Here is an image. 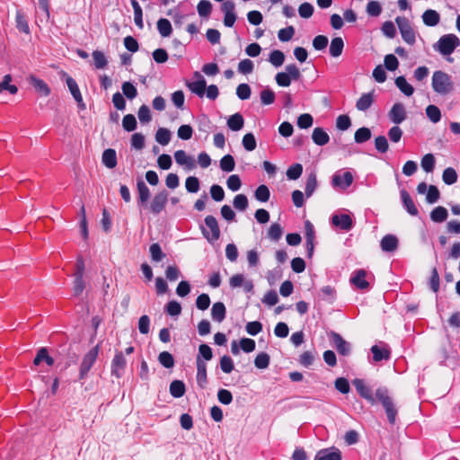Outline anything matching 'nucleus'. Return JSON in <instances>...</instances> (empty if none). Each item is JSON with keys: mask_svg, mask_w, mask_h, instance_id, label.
Instances as JSON below:
<instances>
[{"mask_svg": "<svg viewBox=\"0 0 460 460\" xmlns=\"http://www.w3.org/2000/svg\"><path fill=\"white\" fill-rule=\"evenodd\" d=\"M242 144L245 150L251 152L256 148V139L252 133H247L243 136Z\"/></svg>", "mask_w": 460, "mask_h": 460, "instance_id": "052dcab7", "label": "nucleus"}, {"mask_svg": "<svg viewBox=\"0 0 460 460\" xmlns=\"http://www.w3.org/2000/svg\"><path fill=\"white\" fill-rule=\"evenodd\" d=\"M174 159L179 165L184 166L189 171L196 168L195 159L188 155L184 150H177L174 153Z\"/></svg>", "mask_w": 460, "mask_h": 460, "instance_id": "4468645a", "label": "nucleus"}, {"mask_svg": "<svg viewBox=\"0 0 460 460\" xmlns=\"http://www.w3.org/2000/svg\"><path fill=\"white\" fill-rule=\"evenodd\" d=\"M313 142L317 146H324L330 141L327 132L322 128H315L312 133Z\"/></svg>", "mask_w": 460, "mask_h": 460, "instance_id": "5701e85b", "label": "nucleus"}, {"mask_svg": "<svg viewBox=\"0 0 460 460\" xmlns=\"http://www.w3.org/2000/svg\"><path fill=\"white\" fill-rule=\"evenodd\" d=\"M260 97L263 105H270L275 101V93L271 89L267 88L261 92Z\"/></svg>", "mask_w": 460, "mask_h": 460, "instance_id": "774afa93", "label": "nucleus"}, {"mask_svg": "<svg viewBox=\"0 0 460 460\" xmlns=\"http://www.w3.org/2000/svg\"><path fill=\"white\" fill-rule=\"evenodd\" d=\"M395 85L406 96H411L414 93V88L406 81L405 77L400 75L394 80Z\"/></svg>", "mask_w": 460, "mask_h": 460, "instance_id": "2f4dec72", "label": "nucleus"}, {"mask_svg": "<svg viewBox=\"0 0 460 460\" xmlns=\"http://www.w3.org/2000/svg\"><path fill=\"white\" fill-rule=\"evenodd\" d=\"M122 127L128 132L135 130L137 128V119L135 116L132 114L125 115L122 119Z\"/></svg>", "mask_w": 460, "mask_h": 460, "instance_id": "4d7b16f0", "label": "nucleus"}, {"mask_svg": "<svg viewBox=\"0 0 460 460\" xmlns=\"http://www.w3.org/2000/svg\"><path fill=\"white\" fill-rule=\"evenodd\" d=\"M317 187V179L315 172L308 174L305 182V192L307 198L312 196Z\"/></svg>", "mask_w": 460, "mask_h": 460, "instance_id": "79ce46f5", "label": "nucleus"}, {"mask_svg": "<svg viewBox=\"0 0 460 460\" xmlns=\"http://www.w3.org/2000/svg\"><path fill=\"white\" fill-rule=\"evenodd\" d=\"M400 194H401L402 205H403L404 208L406 209V211L411 216H413V217L418 216L419 210H418L414 201L412 200L411 197L407 192V190L403 189L400 191Z\"/></svg>", "mask_w": 460, "mask_h": 460, "instance_id": "dca6fc26", "label": "nucleus"}, {"mask_svg": "<svg viewBox=\"0 0 460 460\" xmlns=\"http://www.w3.org/2000/svg\"><path fill=\"white\" fill-rule=\"evenodd\" d=\"M157 30L162 37H169L172 31L170 21L165 18H160L157 22Z\"/></svg>", "mask_w": 460, "mask_h": 460, "instance_id": "c9c22d12", "label": "nucleus"}, {"mask_svg": "<svg viewBox=\"0 0 460 460\" xmlns=\"http://www.w3.org/2000/svg\"><path fill=\"white\" fill-rule=\"evenodd\" d=\"M388 117L393 123L401 124L406 119L404 105L401 102L394 103L388 113Z\"/></svg>", "mask_w": 460, "mask_h": 460, "instance_id": "9d476101", "label": "nucleus"}, {"mask_svg": "<svg viewBox=\"0 0 460 460\" xmlns=\"http://www.w3.org/2000/svg\"><path fill=\"white\" fill-rule=\"evenodd\" d=\"M431 85L433 91L440 95H447L454 90L451 76L441 70L433 73Z\"/></svg>", "mask_w": 460, "mask_h": 460, "instance_id": "f257e3e1", "label": "nucleus"}, {"mask_svg": "<svg viewBox=\"0 0 460 460\" xmlns=\"http://www.w3.org/2000/svg\"><path fill=\"white\" fill-rule=\"evenodd\" d=\"M374 102L373 93H363L356 102V108L360 111L368 110Z\"/></svg>", "mask_w": 460, "mask_h": 460, "instance_id": "a878e982", "label": "nucleus"}, {"mask_svg": "<svg viewBox=\"0 0 460 460\" xmlns=\"http://www.w3.org/2000/svg\"><path fill=\"white\" fill-rule=\"evenodd\" d=\"M244 119L241 113L236 112L227 119V126L233 131H239L243 128Z\"/></svg>", "mask_w": 460, "mask_h": 460, "instance_id": "c85d7f7f", "label": "nucleus"}, {"mask_svg": "<svg viewBox=\"0 0 460 460\" xmlns=\"http://www.w3.org/2000/svg\"><path fill=\"white\" fill-rule=\"evenodd\" d=\"M336 296V290L331 286H324L320 289V297L323 300L332 303Z\"/></svg>", "mask_w": 460, "mask_h": 460, "instance_id": "3c124183", "label": "nucleus"}, {"mask_svg": "<svg viewBox=\"0 0 460 460\" xmlns=\"http://www.w3.org/2000/svg\"><path fill=\"white\" fill-rule=\"evenodd\" d=\"M352 384L361 397L368 401L371 404L376 402L371 389L365 385L363 379L356 378L352 381Z\"/></svg>", "mask_w": 460, "mask_h": 460, "instance_id": "ddd939ff", "label": "nucleus"}, {"mask_svg": "<svg viewBox=\"0 0 460 460\" xmlns=\"http://www.w3.org/2000/svg\"><path fill=\"white\" fill-rule=\"evenodd\" d=\"M376 397L383 405L389 423L394 424L398 411L393 398L389 395L388 389L386 387L377 388L376 390Z\"/></svg>", "mask_w": 460, "mask_h": 460, "instance_id": "f03ea898", "label": "nucleus"}, {"mask_svg": "<svg viewBox=\"0 0 460 460\" xmlns=\"http://www.w3.org/2000/svg\"><path fill=\"white\" fill-rule=\"evenodd\" d=\"M270 361V355L266 352H261L256 356L254 365L259 369H265L269 367Z\"/></svg>", "mask_w": 460, "mask_h": 460, "instance_id": "8fccbe9b", "label": "nucleus"}, {"mask_svg": "<svg viewBox=\"0 0 460 460\" xmlns=\"http://www.w3.org/2000/svg\"><path fill=\"white\" fill-rule=\"evenodd\" d=\"M439 274L437 268H433L431 270V275L429 281V288L434 292L438 293L439 290Z\"/></svg>", "mask_w": 460, "mask_h": 460, "instance_id": "bf43d9fd", "label": "nucleus"}, {"mask_svg": "<svg viewBox=\"0 0 460 460\" xmlns=\"http://www.w3.org/2000/svg\"><path fill=\"white\" fill-rule=\"evenodd\" d=\"M367 272L364 270H358L350 279V282L359 289H367L369 283L365 279Z\"/></svg>", "mask_w": 460, "mask_h": 460, "instance_id": "aec40b11", "label": "nucleus"}, {"mask_svg": "<svg viewBox=\"0 0 460 460\" xmlns=\"http://www.w3.org/2000/svg\"><path fill=\"white\" fill-rule=\"evenodd\" d=\"M165 312L171 316H178L181 313V305L176 300L169 301L165 306Z\"/></svg>", "mask_w": 460, "mask_h": 460, "instance_id": "6e6d98bb", "label": "nucleus"}, {"mask_svg": "<svg viewBox=\"0 0 460 460\" xmlns=\"http://www.w3.org/2000/svg\"><path fill=\"white\" fill-rule=\"evenodd\" d=\"M371 352L375 362L388 360L390 358L391 352L389 348H380L377 345H374L371 347Z\"/></svg>", "mask_w": 460, "mask_h": 460, "instance_id": "bb28decb", "label": "nucleus"}, {"mask_svg": "<svg viewBox=\"0 0 460 460\" xmlns=\"http://www.w3.org/2000/svg\"><path fill=\"white\" fill-rule=\"evenodd\" d=\"M127 360L122 351H117L111 361V375L117 378H120L125 371Z\"/></svg>", "mask_w": 460, "mask_h": 460, "instance_id": "6e6552de", "label": "nucleus"}, {"mask_svg": "<svg viewBox=\"0 0 460 460\" xmlns=\"http://www.w3.org/2000/svg\"><path fill=\"white\" fill-rule=\"evenodd\" d=\"M314 460H341V453L339 449L330 451L329 449L320 450Z\"/></svg>", "mask_w": 460, "mask_h": 460, "instance_id": "cd10ccee", "label": "nucleus"}, {"mask_svg": "<svg viewBox=\"0 0 460 460\" xmlns=\"http://www.w3.org/2000/svg\"><path fill=\"white\" fill-rule=\"evenodd\" d=\"M270 192L268 186L261 184L254 191V198L260 202H267L270 199Z\"/></svg>", "mask_w": 460, "mask_h": 460, "instance_id": "c03bdc74", "label": "nucleus"}, {"mask_svg": "<svg viewBox=\"0 0 460 460\" xmlns=\"http://www.w3.org/2000/svg\"><path fill=\"white\" fill-rule=\"evenodd\" d=\"M93 58L94 61V66L97 69H102L108 64V60L105 55L100 50H94L93 52Z\"/></svg>", "mask_w": 460, "mask_h": 460, "instance_id": "603ef678", "label": "nucleus"}, {"mask_svg": "<svg viewBox=\"0 0 460 460\" xmlns=\"http://www.w3.org/2000/svg\"><path fill=\"white\" fill-rule=\"evenodd\" d=\"M333 344L342 356H349L351 351L350 344L346 341L339 333L332 332L331 333Z\"/></svg>", "mask_w": 460, "mask_h": 460, "instance_id": "f8f14e48", "label": "nucleus"}, {"mask_svg": "<svg viewBox=\"0 0 460 460\" xmlns=\"http://www.w3.org/2000/svg\"><path fill=\"white\" fill-rule=\"evenodd\" d=\"M332 223L344 231H349L354 226V222L351 217L348 214L333 215L332 217Z\"/></svg>", "mask_w": 460, "mask_h": 460, "instance_id": "9b49d317", "label": "nucleus"}, {"mask_svg": "<svg viewBox=\"0 0 460 460\" xmlns=\"http://www.w3.org/2000/svg\"><path fill=\"white\" fill-rule=\"evenodd\" d=\"M169 192L162 190L156 193L151 200L149 210L154 215H159L165 208L168 201Z\"/></svg>", "mask_w": 460, "mask_h": 460, "instance_id": "0eeeda50", "label": "nucleus"}, {"mask_svg": "<svg viewBox=\"0 0 460 460\" xmlns=\"http://www.w3.org/2000/svg\"><path fill=\"white\" fill-rule=\"evenodd\" d=\"M283 234L282 227L279 224L274 223L268 231V237L273 241H279Z\"/></svg>", "mask_w": 460, "mask_h": 460, "instance_id": "e2e57ef3", "label": "nucleus"}, {"mask_svg": "<svg viewBox=\"0 0 460 460\" xmlns=\"http://www.w3.org/2000/svg\"><path fill=\"white\" fill-rule=\"evenodd\" d=\"M137 187L138 191V206L147 207V202L150 198V190L148 187L142 180L137 181Z\"/></svg>", "mask_w": 460, "mask_h": 460, "instance_id": "a211bd4d", "label": "nucleus"}, {"mask_svg": "<svg viewBox=\"0 0 460 460\" xmlns=\"http://www.w3.org/2000/svg\"><path fill=\"white\" fill-rule=\"evenodd\" d=\"M235 162L231 155H224L220 160V168L222 171L230 172L234 170Z\"/></svg>", "mask_w": 460, "mask_h": 460, "instance_id": "49530a36", "label": "nucleus"}, {"mask_svg": "<svg viewBox=\"0 0 460 460\" xmlns=\"http://www.w3.org/2000/svg\"><path fill=\"white\" fill-rule=\"evenodd\" d=\"M269 61L275 67H279L285 61V55L281 50L275 49L270 53Z\"/></svg>", "mask_w": 460, "mask_h": 460, "instance_id": "a19ab883", "label": "nucleus"}, {"mask_svg": "<svg viewBox=\"0 0 460 460\" xmlns=\"http://www.w3.org/2000/svg\"><path fill=\"white\" fill-rule=\"evenodd\" d=\"M158 360L160 364L166 368H171L174 366V358L168 351L161 352L158 356Z\"/></svg>", "mask_w": 460, "mask_h": 460, "instance_id": "5fc2aeb1", "label": "nucleus"}, {"mask_svg": "<svg viewBox=\"0 0 460 460\" xmlns=\"http://www.w3.org/2000/svg\"><path fill=\"white\" fill-rule=\"evenodd\" d=\"M205 226H200L203 236L210 243L217 241L220 237V229L217 218L208 215L204 219Z\"/></svg>", "mask_w": 460, "mask_h": 460, "instance_id": "20e7f679", "label": "nucleus"}, {"mask_svg": "<svg viewBox=\"0 0 460 460\" xmlns=\"http://www.w3.org/2000/svg\"><path fill=\"white\" fill-rule=\"evenodd\" d=\"M212 8V4L208 0H200L197 5L198 13L201 18H208Z\"/></svg>", "mask_w": 460, "mask_h": 460, "instance_id": "e433bc0d", "label": "nucleus"}, {"mask_svg": "<svg viewBox=\"0 0 460 460\" xmlns=\"http://www.w3.org/2000/svg\"><path fill=\"white\" fill-rule=\"evenodd\" d=\"M303 172V166L301 164H294L287 170V177L289 180H297Z\"/></svg>", "mask_w": 460, "mask_h": 460, "instance_id": "864d4df0", "label": "nucleus"}, {"mask_svg": "<svg viewBox=\"0 0 460 460\" xmlns=\"http://www.w3.org/2000/svg\"><path fill=\"white\" fill-rule=\"evenodd\" d=\"M295 34V28L293 26H288L279 31L278 38L282 42L290 40Z\"/></svg>", "mask_w": 460, "mask_h": 460, "instance_id": "0e129e2a", "label": "nucleus"}, {"mask_svg": "<svg viewBox=\"0 0 460 460\" xmlns=\"http://www.w3.org/2000/svg\"><path fill=\"white\" fill-rule=\"evenodd\" d=\"M172 133L168 128H159L155 133V140L162 146H166L171 141Z\"/></svg>", "mask_w": 460, "mask_h": 460, "instance_id": "f704fd0d", "label": "nucleus"}, {"mask_svg": "<svg viewBox=\"0 0 460 460\" xmlns=\"http://www.w3.org/2000/svg\"><path fill=\"white\" fill-rule=\"evenodd\" d=\"M353 182V175L350 172H344L341 173L336 172L332 176V184L333 187H339L341 190H346Z\"/></svg>", "mask_w": 460, "mask_h": 460, "instance_id": "1a4fd4ad", "label": "nucleus"}, {"mask_svg": "<svg viewBox=\"0 0 460 460\" xmlns=\"http://www.w3.org/2000/svg\"><path fill=\"white\" fill-rule=\"evenodd\" d=\"M457 172L453 167H447L443 171L442 180L445 184L452 185L457 181Z\"/></svg>", "mask_w": 460, "mask_h": 460, "instance_id": "ea45409f", "label": "nucleus"}, {"mask_svg": "<svg viewBox=\"0 0 460 460\" xmlns=\"http://www.w3.org/2000/svg\"><path fill=\"white\" fill-rule=\"evenodd\" d=\"M102 161L107 168L113 169L117 165L116 151L112 148L104 150L102 153Z\"/></svg>", "mask_w": 460, "mask_h": 460, "instance_id": "b1692460", "label": "nucleus"}, {"mask_svg": "<svg viewBox=\"0 0 460 460\" xmlns=\"http://www.w3.org/2000/svg\"><path fill=\"white\" fill-rule=\"evenodd\" d=\"M98 354L99 345H96L84 355L80 366L79 379H84L87 376L88 372L96 361Z\"/></svg>", "mask_w": 460, "mask_h": 460, "instance_id": "423d86ee", "label": "nucleus"}, {"mask_svg": "<svg viewBox=\"0 0 460 460\" xmlns=\"http://www.w3.org/2000/svg\"><path fill=\"white\" fill-rule=\"evenodd\" d=\"M234 361L229 356L224 355L220 358V368L224 373H231L234 370Z\"/></svg>", "mask_w": 460, "mask_h": 460, "instance_id": "338daca9", "label": "nucleus"}, {"mask_svg": "<svg viewBox=\"0 0 460 460\" xmlns=\"http://www.w3.org/2000/svg\"><path fill=\"white\" fill-rule=\"evenodd\" d=\"M226 314V309L222 302H217L212 305L211 317L215 322L222 323Z\"/></svg>", "mask_w": 460, "mask_h": 460, "instance_id": "4be33fe9", "label": "nucleus"}, {"mask_svg": "<svg viewBox=\"0 0 460 460\" xmlns=\"http://www.w3.org/2000/svg\"><path fill=\"white\" fill-rule=\"evenodd\" d=\"M196 76H199L200 79L187 83V87L195 94L199 97H202L205 94L207 83L206 80L199 75V72L195 73Z\"/></svg>", "mask_w": 460, "mask_h": 460, "instance_id": "f3484780", "label": "nucleus"}, {"mask_svg": "<svg viewBox=\"0 0 460 460\" xmlns=\"http://www.w3.org/2000/svg\"><path fill=\"white\" fill-rule=\"evenodd\" d=\"M31 84L40 93L43 94L44 96L49 95L50 88L43 80L31 76Z\"/></svg>", "mask_w": 460, "mask_h": 460, "instance_id": "72a5a7b5", "label": "nucleus"}, {"mask_svg": "<svg viewBox=\"0 0 460 460\" xmlns=\"http://www.w3.org/2000/svg\"><path fill=\"white\" fill-rule=\"evenodd\" d=\"M16 28L26 34L30 33V27L24 14L21 11L16 12Z\"/></svg>", "mask_w": 460, "mask_h": 460, "instance_id": "a18cd8bd", "label": "nucleus"}, {"mask_svg": "<svg viewBox=\"0 0 460 460\" xmlns=\"http://www.w3.org/2000/svg\"><path fill=\"white\" fill-rule=\"evenodd\" d=\"M367 13L368 15L377 17L382 13V6L377 1H369L367 4Z\"/></svg>", "mask_w": 460, "mask_h": 460, "instance_id": "69168bd1", "label": "nucleus"}, {"mask_svg": "<svg viewBox=\"0 0 460 460\" xmlns=\"http://www.w3.org/2000/svg\"><path fill=\"white\" fill-rule=\"evenodd\" d=\"M149 252L152 261L155 262H159L166 257V254L162 251L160 244L157 243L150 245Z\"/></svg>", "mask_w": 460, "mask_h": 460, "instance_id": "58836bf2", "label": "nucleus"}, {"mask_svg": "<svg viewBox=\"0 0 460 460\" xmlns=\"http://www.w3.org/2000/svg\"><path fill=\"white\" fill-rule=\"evenodd\" d=\"M426 115L433 123H438L441 119L440 110L433 104H430L426 108Z\"/></svg>", "mask_w": 460, "mask_h": 460, "instance_id": "09e8293b", "label": "nucleus"}, {"mask_svg": "<svg viewBox=\"0 0 460 460\" xmlns=\"http://www.w3.org/2000/svg\"><path fill=\"white\" fill-rule=\"evenodd\" d=\"M169 391L172 397L181 398L184 395L186 387L182 381L174 380L171 383Z\"/></svg>", "mask_w": 460, "mask_h": 460, "instance_id": "7c9ffc66", "label": "nucleus"}, {"mask_svg": "<svg viewBox=\"0 0 460 460\" xmlns=\"http://www.w3.org/2000/svg\"><path fill=\"white\" fill-rule=\"evenodd\" d=\"M234 207L239 211H244L248 208V199L244 194H238L233 201Z\"/></svg>", "mask_w": 460, "mask_h": 460, "instance_id": "13d9d810", "label": "nucleus"}, {"mask_svg": "<svg viewBox=\"0 0 460 460\" xmlns=\"http://www.w3.org/2000/svg\"><path fill=\"white\" fill-rule=\"evenodd\" d=\"M435 157L432 154H427L421 158L420 165L426 172H433L435 168Z\"/></svg>", "mask_w": 460, "mask_h": 460, "instance_id": "de8ad7c7", "label": "nucleus"}, {"mask_svg": "<svg viewBox=\"0 0 460 460\" xmlns=\"http://www.w3.org/2000/svg\"><path fill=\"white\" fill-rule=\"evenodd\" d=\"M380 246L385 252H394L398 247V238L394 234H386L382 238Z\"/></svg>", "mask_w": 460, "mask_h": 460, "instance_id": "6ab92c4d", "label": "nucleus"}, {"mask_svg": "<svg viewBox=\"0 0 460 460\" xmlns=\"http://www.w3.org/2000/svg\"><path fill=\"white\" fill-rule=\"evenodd\" d=\"M202 359L205 361H209L213 358V351L212 349L208 344H200L199 346V353L197 355L196 359Z\"/></svg>", "mask_w": 460, "mask_h": 460, "instance_id": "37998d69", "label": "nucleus"}, {"mask_svg": "<svg viewBox=\"0 0 460 460\" xmlns=\"http://www.w3.org/2000/svg\"><path fill=\"white\" fill-rule=\"evenodd\" d=\"M66 85H67L72 96L74 97L75 101L77 102L78 107L82 110H84L85 104L84 103L81 92L79 90V87H78L75 80L74 78H72L71 76H67L66 78Z\"/></svg>", "mask_w": 460, "mask_h": 460, "instance_id": "2eb2a0df", "label": "nucleus"}, {"mask_svg": "<svg viewBox=\"0 0 460 460\" xmlns=\"http://www.w3.org/2000/svg\"><path fill=\"white\" fill-rule=\"evenodd\" d=\"M371 130L367 127L359 128L354 135V140L358 144H362L367 142L371 138Z\"/></svg>", "mask_w": 460, "mask_h": 460, "instance_id": "4c0bfd02", "label": "nucleus"}, {"mask_svg": "<svg viewBox=\"0 0 460 460\" xmlns=\"http://www.w3.org/2000/svg\"><path fill=\"white\" fill-rule=\"evenodd\" d=\"M197 383L199 387L204 388L207 384V364L202 359H196Z\"/></svg>", "mask_w": 460, "mask_h": 460, "instance_id": "412c9836", "label": "nucleus"}, {"mask_svg": "<svg viewBox=\"0 0 460 460\" xmlns=\"http://www.w3.org/2000/svg\"><path fill=\"white\" fill-rule=\"evenodd\" d=\"M422 21L425 25L433 27L438 24L440 21V15L437 11L429 9L423 13Z\"/></svg>", "mask_w": 460, "mask_h": 460, "instance_id": "393cba45", "label": "nucleus"}, {"mask_svg": "<svg viewBox=\"0 0 460 460\" xmlns=\"http://www.w3.org/2000/svg\"><path fill=\"white\" fill-rule=\"evenodd\" d=\"M460 45L459 38L455 34H446L439 38L434 49L443 56L452 54Z\"/></svg>", "mask_w": 460, "mask_h": 460, "instance_id": "7ed1b4c3", "label": "nucleus"}, {"mask_svg": "<svg viewBox=\"0 0 460 460\" xmlns=\"http://www.w3.org/2000/svg\"><path fill=\"white\" fill-rule=\"evenodd\" d=\"M447 209L442 206L435 208L430 212V219L435 223H442L447 220Z\"/></svg>", "mask_w": 460, "mask_h": 460, "instance_id": "473e14b6", "label": "nucleus"}, {"mask_svg": "<svg viewBox=\"0 0 460 460\" xmlns=\"http://www.w3.org/2000/svg\"><path fill=\"white\" fill-rule=\"evenodd\" d=\"M395 22L398 26L402 40L409 45L416 42V32L413 30L410 21L406 17L397 16Z\"/></svg>", "mask_w": 460, "mask_h": 460, "instance_id": "39448f33", "label": "nucleus"}, {"mask_svg": "<svg viewBox=\"0 0 460 460\" xmlns=\"http://www.w3.org/2000/svg\"><path fill=\"white\" fill-rule=\"evenodd\" d=\"M343 48H344V41H343L342 38H341V37L333 38L331 41V45H330V49H329L330 55L333 58L340 57L343 51Z\"/></svg>", "mask_w": 460, "mask_h": 460, "instance_id": "c756f323", "label": "nucleus"}, {"mask_svg": "<svg viewBox=\"0 0 460 460\" xmlns=\"http://www.w3.org/2000/svg\"><path fill=\"white\" fill-rule=\"evenodd\" d=\"M252 91L248 84H240L236 88V95L242 101L248 100L251 96Z\"/></svg>", "mask_w": 460, "mask_h": 460, "instance_id": "680f3d73", "label": "nucleus"}]
</instances>
